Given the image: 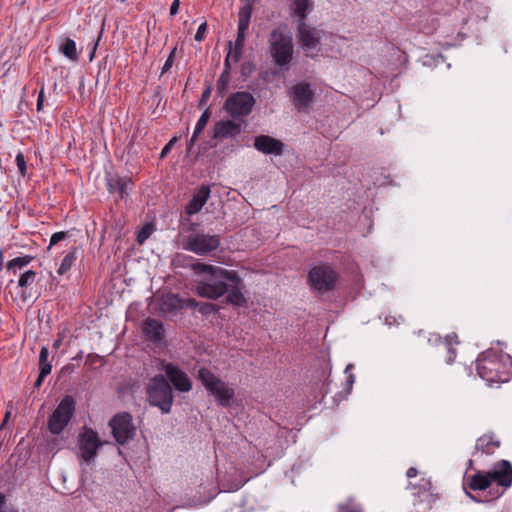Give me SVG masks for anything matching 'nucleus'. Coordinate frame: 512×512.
<instances>
[{
	"instance_id": "f257e3e1",
	"label": "nucleus",
	"mask_w": 512,
	"mask_h": 512,
	"mask_svg": "<svg viewBox=\"0 0 512 512\" xmlns=\"http://www.w3.org/2000/svg\"><path fill=\"white\" fill-rule=\"evenodd\" d=\"M192 270L202 278L195 283L196 293L207 299L217 300L225 296V302L243 306L246 299L243 295V281L234 270L196 262Z\"/></svg>"
},
{
	"instance_id": "f03ea898",
	"label": "nucleus",
	"mask_w": 512,
	"mask_h": 512,
	"mask_svg": "<svg viewBox=\"0 0 512 512\" xmlns=\"http://www.w3.org/2000/svg\"><path fill=\"white\" fill-rule=\"evenodd\" d=\"M476 370L479 377L490 387L507 383L512 378V357L500 349H487L478 355Z\"/></svg>"
},
{
	"instance_id": "7ed1b4c3",
	"label": "nucleus",
	"mask_w": 512,
	"mask_h": 512,
	"mask_svg": "<svg viewBox=\"0 0 512 512\" xmlns=\"http://www.w3.org/2000/svg\"><path fill=\"white\" fill-rule=\"evenodd\" d=\"M197 377L207 392L214 396L215 401L219 406L223 408L231 407L235 397V390L233 387L205 367L198 370Z\"/></svg>"
},
{
	"instance_id": "20e7f679",
	"label": "nucleus",
	"mask_w": 512,
	"mask_h": 512,
	"mask_svg": "<svg viewBox=\"0 0 512 512\" xmlns=\"http://www.w3.org/2000/svg\"><path fill=\"white\" fill-rule=\"evenodd\" d=\"M270 54L276 66L287 67L293 58V42L289 33L283 28L273 29L269 37Z\"/></svg>"
},
{
	"instance_id": "39448f33",
	"label": "nucleus",
	"mask_w": 512,
	"mask_h": 512,
	"mask_svg": "<svg viewBox=\"0 0 512 512\" xmlns=\"http://www.w3.org/2000/svg\"><path fill=\"white\" fill-rule=\"evenodd\" d=\"M146 393L151 406L158 407L164 414L171 411L174 400L172 388L162 374L155 375L150 379Z\"/></svg>"
},
{
	"instance_id": "423d86ee",
	"label": "nucleus",
	"mask_w": 512,
	"mask_h": 512,
	"mask_svg": "<svg viewBox=\"0 0 512 512\" xmlns=\"http://www.w3.org/2000/svg\"><path fill=\"white\" fill-rule=\"evenodd\" d=\"M339 280V273L334 267L326 262L313 266L307 275V284L310 288L320 294L333 291Z\"/></svg>"
},
{
	"instance_id": "0eeeda50",
	"label": "nucleus",
	"mask_w": 512,
	"mask_h": 512,
	"mask_svg": "<svg viewBox=\"0 0 512 512\" xmlns=\"http://www.w3.org/2000/svg\"><path fill=\"white\" fill-rule=\"evenodd\" d=\"M255 103L256 100L250 92L237 91L226 98L223 108L231 118L240 120L252 112Z\"/></svg>"
},
{
	"instance_id": "6e6552de",
	"label": "nucleus",
	"mask_w": 512,
	"mask_h": 512,
	"mask_svg": "<svg viewBox=\"0 0 512 512\" xmlns=\"http://www.w3.org/2000/svg\"><path fill=\"white\" fill-rule=\"evenodd\" d=\"M220 243V236L217 234L210 235L204 232H194L184 238L182 247L186 251L204 256L216 251Z\"/></svg>"
},
{
	"instance_id": "1a4fd4ad",
	"label": "nucleus",
	"mask_w": 512,
	"mask_h": 512,
	"mask_svg": "<svg viewBox=\"0 0 512 512\" xmlns=\"http://www.w3.org/2000/svg\"><path fill=\"white\" fill-rule=\"evenodd\" d=\"M76 402L70 395H66L56 409L50 415L47 423L48 430L54 434H60L70 422L75 412Z\"/></svg>"
},
{
	"instance_id": "9d476101",
	"label": "nucleus",
	"mask_w": 512,
	"mask_h": 512,
	"mask_svg": "<svg viewBox=\"0 0 512 512\" xmlns=\"http://www.w3.org/2000/svg\"><path fill=\"white\" fill-rule=\"evenodd\" d=\"M112 435L119 445H125L132 440L136 433L132 415L128 412L115 414L109 421Z\"/></svg>"
},
{
	"instance_id": "9b49d317",
	"label": "nucleus",
	"mask_w": 512,
	"mask_h": 512,
	"mask_svg": "<svg viewBox=\"0 0 512 512\" xmlns=\"http://www.w3.org/2000/svg\"><path fill=\"white\" fill-rule=\"evenodd\" d=\"M103 445L99 435L92 428L83 427L78 436L79 457L85 463L94 461L98 449Z\"/></svg>"
},
{
	"instance_id": "f8f14e48",
	"label": "nucleus",
	"mask_w": 512,
	"mask_h": 512,
	"mask_svg": "<svg viewBox=\"0 0 512 512\" xmlns=\"http://www.w3.org/2000/svg\"><path fill=\"white\" fill-rule=\"evenodd\" d=\"M485 472L491 485L495 482L498 486L503 487V491L498 493L495 498H499L512 485V464L508 460L495 462L492 469Z\"/></svg>"
},
{
	"instance_id": "ddd939ff",
	"label": "nucleus",
	"mask_w": 512,
	"mask_h": 512,
	"mask_svg": "<svg viewBox=\"0 0 512 512\" xmlns=\"http://www.w3.org/2000/svg\"><path fill=\"white\" fill-rule=\"evenodd\" d=\"M238 31L237 37L232 50V42H228L229 51H231V60L237 63L242 55V51L245 44V34L250 24V11L249 8H245L242 12H238Z\"/></svg>"
},
{
	"instance_id": "4468645a",
	"label": "nucleus",
	"mask_w": 512,
	"mask_h": 512,
	"mask_svg": "<svg viewBox=\"0 0 512 512\" xmlns=\"http://www.w3.org/2000/svg\"><path fill=\"white\" fill-rule=\"evenodd\" d=\"M198 301L194 298H183L175 293H164L160 297V309L165 313H176L184 308H196Z\"/></svg>"
},
{
	"instance_id": "2eb2a0df",
	"label": "nucleus",
	"mask_w": 512,
	"mask_h": 512,
	"mask_svg": "<svg viewBox=\"0 0 512 512\" xmlns=\"http://www.w3.org/2000/svg\"><path fill=\"white\" fill-rule=\"evenodd\" d=\"M237 119L220 120L214 124L212 139L222 141L234 139L241 134L244 127Z\"/></svg>"
},
{
	"instance_id": "dca6fc26",
	"label": "nucleus",
	"mask_w": 512,
	"mask_h": 512,
	"mask_svg": "<svg viewBox=\"0 0 512 512\" xmlns=\"http://www.w3.org/2000/svg\"><path fill=\"white\" fill-rule=\"evenodd\" d=\"M133 187L130 177L119 176L117 174L106 175V188L110 194L117 195V200H124L128 197L129 191Z\"/></svg>"
},
{
	"instance_id": "f3484780",
	"label": "nucleus",
	"mask_w": 512,
	"mask_h": 512,
	"mask_svg": "<svg viewBox=\"0 0 512 512\" xmlns=\"http://www.w3.org/2000/svg\"><path fill=\"white\" fill-rule=\"evenodd\" d=\"M290 96L294 107L299 112H302L307 110L312 103L314 92L312 91L310 84L300 82L291 88Z\"/></svg>"
},
{
	"instance_id": "a211bd4d",
	"label": "nucleus",
	"mask_w": 512,
	"mask_h": 512,
	"mask_svg": "<svg viewBox=\"0 0 512 512\" xmlns=\"http://www.w3.org/2000/svg\"><path fill=\"white\" fill-rule=\"evenodd\" d=\"M167 381L171 382L179 392H189L192 389V382L188 375L173 363H167L164 367Z\"/></svg>"
},
{
	"instance_id": "6ab92c4d",
	"label": "nucleus",
	"mask_w": 512,
	"mask_h": 512,
	"mask_svg": "<svg viewBox=\"0 0 512 512\" xmlns=\"http://www.w3.org/2000/svg\"><path fill=\"white\" fill-rule=\"evenodd\" d=\"M306 20L298 21V36L305 51L313 50L320 42V33L317 29L306 24Z\"/></svg>"
},
{
	"instance_id": "aec40b11",
	"label": "nucleus",
	"mask_w": 512,
	"mask_h": 512,
	"mask_svg": "<svg viewBox=\"0 0 512 512\" xmlns=\"http://www.w3.org/2000/svg\"><path fill=\"white\" fill-rule=\"evenodd\" d=\"M210 187L208 185H201L193 193L191 200L185 206V213L189 216L197 214L201 211L210 197Z\"/></svg>"
},
{
	"instance_id": "412c9836",
	"label": "nucleus",
	"mask_w": 512,
	"mask_h": 512,
	"mask_svg": "<svg viewBox=\"0 0 512 512\" xmlns=\"http://www.w3.org/2000/svg\"><path fill=\"white\" fill-rule=\"evenodd\" d=\"M254 147L264 154L281 155L284 144L271 136L259 135L254 138Z\"/></svg>"
},
{
	"instance_id": "4be33fe9",
	"label": "nucleus",
	"mask_w": 512,
	"mask_h": 512,
	"mask_svg": "<svg viewBox=\"0 0 512 512\" xmlns=\"http://www.w3.org/2000/svg\"><path fill=\"white\" fill-rule=\"evenodd\" d=\"M143 331L153 342H160L164 338L163 324L157 319L147 318L144 321Z\"/></svg>"
},
{
	"instance_id": "5701e85b",
	"label": "nucleus",
	"mask_w": 512,
	"mask_h": 512,
	"mask_svg": "<svg viewBox=\"0 0 512 512\" xmlns=\"http://www.w3.org/2000/svg\"><path fill=\"white\" fill-rule=\"evenodd\" d=\"M500 440L493 433L484 434L476 440L475 449L486 455H492L500 447Z\"/></svg>"
},
{
	"instance_id": "b1692460",
	"label": "nucleus",
	"mask_w": 512,
	"mask_h": 512,
	"mask_svg": "<svg viewBox=\"0 0 512 512\" xmlns=\"http://www.w3.org/2000/svg\"><path fill=\"white\" fill-rule=\"evenodd\" d=\"M491 486L485 471L477 470L464 483V487H468L473 491H484Z\"/></svg>"
},
{
	"instance_id": "393cba45",
	"label": "nucleus",
	"mask_w": 512,
	"mask_h": 512,
	"mask_svg": "<svg viewBox=\"0 0 512 512\" xmlns=\"http://www.w3.org/2000/svg\"><path fill=\"white\" fill-rule=\"evenodd\" d=\"M314 8L313 0H291L290 10L291 15H294L300 20H306L308 14Z\"/></svg>"
},
{
	"instance_id": "a878e982",
	"label": "nucleus",
	"mask_w": 512,
	"mask_h": 512,
	"mask_svg": "<svg viewBox=\"0 0 512 512\" xmlns=\"http://www.w3.org/2000/svg\"><path fill=\"white\" fill-rule=\"evenodd\" d=\"M211 116V111L209 108H206L203 113L201 114L200 118L198 119L197 123H196V126L194 128V131H193V134H192V137L190 138V140L188 141V149H191V147L195 144V142L197 141L199 135L203 132V130L205 129L208 121H209V118Z\"/></svg>"
},
{
	"instance_id": "bb28decb",
	"label": "nucleus",
	"mask_w": 512,
	"mask_h": 512,
	"mask_svg": "<svg viewBox=\"0 0 512 512\" xmlns=\"http://www.w3.org/2000/svg\"><path fill=\"white\" fill-rule=\"evenodd\" d=\"M231 56H232L231 51H228V54L224 60V70L222 71V73L220 74V76L217 80V89L220 93H223L227 89L228 84L231 80V76H230Z\"/></svg>"
},
{
	"instance_id": "cd10ccee",
	"label": "nucleus",
	"mask_w": 512,
	"mask_h": 512,
	"mask_svg": "<svg viewBox=\"0 0 512 512\" xmlns=\"http://www.w3.org/2000/svg\"><path fill=\"white\" fill-rule=\"evenodd\" d=\"M34 260V257L31 255H23L16 257L7 262L6 268L8 271L12 272L14 275L18 273L19 270H22L27 265H29Z\"/></svg>"
},
{
	"instance_id": "c85d7f7f",
	"label": "nucleus",
	"mask_w": 512,
	"mask_h": 512,
	"mask_svg": "<svg viewBox=\"0 0 512 512\" xmlns=\"http://www.w3.org/2000/svg\"><path fill=\"white\" fill-rule=\"evenodd\" d=\"M59 51L71 61H77L79 58L76 43L69 37H66L63 43L59 45Z\"/></svg>"
},
{
	"instance_id": "c756f323",
	"label": "nucleus",
	"mask_w": 512,
	"mask_h": 512,
	"mask_svg": "<svg viewBox=\"0 0 512 512\" xmlns=\"http://www.w3.org/2000/svg\"><path fill=\"white\" fill-rule=\"evenodd\" d=\"M37 273L34 270H27L22 273L18 279V287L22 289L21 297L26 299V289L29 288L36 280Z\"/></svg>"
},
{
	"instance_id": "7c9ffc66",
	"label": "nucleus",
	"mask_w": 512,
	"mask_h": 512,
	"mask_svg": "<svg viewBox=\"0 0 512 512\" xmlns=\"http://www.w3.org/2000/svg\"><path fill=\"white\" fill-rule=\"evenodd\" d=\"M76 259V248L72 247L70 251L62 259L61 264L57 270V273L59 275H64L65 273H67Z\"/></svg>"
},
{
	"instance_id": "2f4dec72",
	"label": "nucleus",
	"mask_w": 512,
	"mask_h": 512,
	"mask_svg": "<svg viewBox=\"0 0 512 512\" xmlns=\"http://www.w3.org/2000/svg\"><path fill=\"white\" fill-rule=\"evenodd\" d=\"M49 358V349L47 346H42L39 353V371L43 373L50 374L52 370V364L51 361L48 360Z\"/></svg>"
},
{
	"instance_id": "473e14b6",
	"label": "nucleus",
	"mask_w": 512,
	"mask_h": 512,
	"mask_svg": "<svg viewBox=\"0 0 512 512\" xmlns=\"http://www.w3.org/2000/svg\"><path fill=\"white\" fill-rule=\"evenodd\" d=\"M196 308H198V311L204 316H208L218 311L217 306L209 302H198Z\"/></svg>"
},
{
	"instance_id": "72a5a7b5",
	"label": "nucleus",
	"mask_w": 512,
	"mask_h": 512,
	"mask_svg": "<svg viewBox=\"0 0 512 512\" xmlns=\"http://www.w3.org/2000/svg\"><path fill=\"white\" fill-rule=\"evenodd\" d=\"M409 487L417 489L418 493L427 492L432 488V483L429 479L421 478L418 483L409 482Z\"/></svg>"
},
{
	"instance_id": "f704fd0d",
	"label": "nucleus",
	"mask_w": 512,
	"mask_h": 512,
	"mask_svg": "<svg viewBox=\"0 0 512 512\" xmlns=\"http://www.w3.org/2000/svg\"><path fill=\"white\" fill-rule=\"evenodd\" d=\"M15 161L20 175L24 177L27 173V165L25 156L21 151L17 153Z\"/></svg>"
},
{
	"instance_id": "c9c22d12",
	"label": "nucleus",
	"mask_w": 512,
	"mask_h": 512,
	"mask_svg": "<svg viewBox=\"0 0 512 512\" xmlns=\"http://www.w3.org/2000/svg\"><path fill=\"white\" fill-rule=\"evenodd\" d=\"M67 237H68V233L65 231H59V232L52 234V236L50 238L49 248L51 246L57 244L58 242L66 239Z\"/></svg>"
},
{
	"instance_id": "e433bc0d",
	"label": "nucleus",
	"mask_w": 512,
	"mask_h": 512,
	"mask_svg": "<svg viewBox=\"0 0 512 512\" xmlns=\"http://www.w3.org/2000/svg\"><path fill=\"white\" fill-rule=\"evenodd\" d=\"M151 231L152 229L149 224L144 226L137 235V242L142 244L150 236Z\"/></svg>"
},
{
	"instance_id": "4c0bfd02",
	"label": "nucleus",
	"mask_w": 512,
	"mask_h": 512,
	"mask_svg": "<svg viewBox=\"0 0 512 512\" xmlns=\"http://www.w3.org/2000/svg\"><path fill=\"white\" fill-rule=\"evenodd\" d=\"M206 32H207V23L203 22L202 24L199 25L197 32L194 36L195 41L202 42L205 38Z\"/></svg>"
},
{
	"instance_id": "58836bf2",
	"label": "nucleus",
	"mask_w": 512,
	"mask_h": 512,
	"mask_svg": "<svg viewBox=\"0 0 512 512\" xmlns=\"http://www.w3.org/2000/svg\"><path fill=\"white\" fill-rule=\"evenodd\" d=\"M175 52H176V48H174V49L170 52L169 56L167 57V59H166V61H165L164 65H163V67H162V72H161L162 74H164V73L168 72V71H169V69L172 67L173 62H174Z\"/></svg>"
},
{
	"instance_id": "ea45409f",
	"label": "nucleus",
	"mask_w": 512,
	"mask_h": 512,
	"mask_svg": "<svg viewBox=\"0 0 512 512\" xmlns=\"http://www.w3.org/2000/svg\"><path fill=\"white\" fill-rule=\"evenodd\" d=\"M177 142V137H173L169 140V142L162 148L160 157L165 158L171 151L174 144Z\"/></svg>"
},
{
	"instance_id": "a19ab883",
	"label": "nucleus",
	"mask_w": 512,
	"mask_h": 512,
	"mask_svg": "<svg viewBox=\"0 0 512 512\" xmlns=\"http://www.w3.org/2000/svg\"><path fill=\"white\" fill-rule=\"evenodd\" d=\"M44 101H45V93H44V87H42L41 90L39 91L38 98H37V104H36V109L38 112L42 111L43 106H44Z\"/></svg>"
},
{
	"instance_id": "79ce46f5",
	"label": "nucleus",
	"mask_w": 512,
	"mask_h": 512,
	"mask_svg": "<svg viewBox=\"0 0 512 512\" xmlns=\"http://www.w3.org/2000/svg\"><path fill=\"white\" fill-rule=\"evenodd\" d=\"M448 351V357L446 359L447 364H452L456 358V349L451 345H446Z\"/></svg>"
},
{
	"instance_id": "37998d69",
	"label": "nucleus",
	"mask_w": 512,
	"mask_h": 512,
	"mask_svg": "<svg viewBox=\"0 0 512 512\" xmlns=\"http://www.w3.org/2000/svg\"><path fill=\"white\" fill-rule=\"evenodd\" d=\"M458 343H459V341H458V336L456 333H450L445 338V345L453 346V344H458Z\"/></svg>"
},
{
	"instance_id": "c03bdc74",
	"label": "nucleus",
	"mask_w": 512,
	"mask_h": 512,
	"mask_svg": "<svg viewBox=\"0 0 512 512\" xmlns=\"http://www.w3.org/2000/svg\"><path fill=\"white\" fill-rule=\"evenodd\" d=\"M179 7H180V0H173V2L171 3V6H170V15L175 16L179 11Z\"/></svg>"
},
{
	"instance_id": "a18cd8bd",
	"label": "nucleus",
	"mask_w": 512,
	"mask_h": 512,
	"mask_svg": "<svg viewBox=\"0 0 512 512\" xmlns=\"http://www.w3.org/2000/svg\"><path fill=\"white\" fill-rule=\"evenodd\" d=\"M48 375H49V374H47V373H43V372L39 371V375H38V377H37V379H36V381H35V383H34V386H35L36 388H39V387L42 385V383H43L44 379H45Z\"/></svg>"
},
{
	"instance_id": "49530a36",
	"label": "nucleus",
	"mask_w": 512,
	"mask_h": 512,
	"mask_svg": "<svg viewBox=\"0 0 512 512\" xmlns=\"http://www.w3.org/2000/svg\"><path fill=\"white\" fill-rule=\"evenodd\" d=\"M254 2H255V0H245V4L240 7L239 12H242V10H244L245 8L248 7L249 11H250V16H251Z\"/></svg>"
},
{
	"instance_id": "de8ad7c7",
	"label": "nucleus",
	"mask_w": 512,
	"mask_h": 512,
	"mask_svg": "<svg viewBox=\"0 0 512 512\" xmlns=\"http://www.w3.org/2000/svg\"><path fill=\"white\" fill-rule=\"evenodd\" d=\"M210 95H211V87H208L202 93L200 104L205 103L209 99Z\"/></svg>"
},
{
	"instance_id": "09e8293b",
	"label": "nucleus",
	"mask_w": 512,
	"mask_h": 512,
	"mask_svg": "<svg viewBox=\"0 0 512 512\" xmlns=\"http://www.w3.org/2000/svg\"><path fill=\"white\" fill-rule=\"evenodd\" d=\"M339 512H360L357 508L349 505L340 506Z\"/></svg>"
},
{
	"instance_id": "8fccbe9b",
	"label": "nucleus",
	"mask_w": 512,
	"mask_h": 512,
	"mask_svg": "<svg viewBox=\"0 0 512 512\" xmlns=\"http://www.w3.org/2000/svg\"><path fill=\"white\" fill-rule=\"evenodd\" d=\"M417 474H418V471H417V469H416V468H414V467H410V468L407 470V472H406V475H407V477H408L409 479H411V478H415V477L417 476Z\"/></svg>"
},
{
	"instance_id": "3c124183",
	"label": "nucleus",
	"mask_w": 512,
	"mask_h": 512,
	"mask_svg": "<svg viewBox=\"0 0 512 512\" xmlns=\"http://www.w3.org/2000/svg\"><path fill=\"white\" fill-rule=\"evenodd\" d=\"M62 341H63L62 335H58V338L56 340H54V342L52 344L53 349H55V350L59 349L62 344Z\"/></svg>"
},
{
	"instance_id": "603ef678",
	"label": "nucleus",
	"mask_w": 512,
	"mask_h": 512,
	"mask_svg": "<svg viewBox=\"0 0 512 512\" xmlns=\"http://www.w3.org/2000/svg\"><path fill=\"white\" fill-rule=\"evenodd\" d=\"M101 358L99 355H88L87 361L90 365H94L97 361H99Z\"/></svg>"
},
{
	"instance_id": "864d4df0",
	"label": "nucleus",
	"mask_w": 512,
	"mask_h": 512,
	"mask_svg": "<svg viewBox=\"0 0 512 512\" xmlns=\"http://www.w3.org/2000/svg\"><path fill=\"white\" fill-rule=\"evenodd\" d=\"M248 68H249V70H251V69H252V64L247 63V64H244V65L242 66V74H243V75L245 74V71H248Z\"/></svg>"
},
{
	"instance_id": "5fc2aeb1",
	"label": "nucleus",
	"mask_w": 512,
	"mask_h": 512,
	"mask_svg": "<svg viewBox=\"0 0 512 512\" xmlns=\"http://www.w3.org/2000/svg\"><path fill=\"white\" fill-rule=\"evenodd\" d=\"M248 68H249V70H251V69H252V64L247 63V64H244V65L242 66V74H243V75L245 74V71H248Z\"/></svg>"
},
{
	"instance_id": "6e6d98bb",
	"label": "nucleus",
	"mask_w": 512,
	"mask_h": 512,
	"mask_svg": "<svg viewBox=\"0 0 512 512\" xmlns=\"http://www.w3.org/2000/svg\"><path fill=\"white\" fill-rule=\"evenodd\" d=\"M82 357H83V352H82V351H79V352H78V353H77V354L72 358V360H73V361H79V360H81V359H82Z\"/></svg>"
},
{
	"instance_id": "4d7b16f0",
	"label": "nucleus",
	"mask_w": 512,
	"mask_h": 512,
	"mask_svg": "<svg viewBox=\"0 0 512 512\" xmlns=\"http://www.w3.org/2000/svg\"><path fill=\"white\" fill-rule=\"evenodd\" d=\"M4 502H5V497L3 494L0 493V512H3L2 507L4 505ZM13 512H17V511H13Z\"/></svg>"
},
{
	"instance_id": "13d9d810",
	"label": "nucleus",
	"mask_w": 512,
	"mask_h": 512,
	"mask_svg": "<svg viewBox=\"0 0 512 512\" xmlns=\"http://www.w3.org/2000/svg\"><path fill=\"white\" fill-rule=\"evenodd\" d=\"M353 382H354V375H353V374H349V376H348V383H349L350 385H352V384H353Z\"/></svg>"
},
{
	"instance_id": "bf43d9fd",
	"label": "nucleus",
	"mask_w": 512,
	"mask_h": 512,
	"mask_svg": "<svg viewBox=\"0 0 512 512\" xmlns=\"http://www.w3.org/2000/svg\"><path fill=\"white\" fill-rule=\"evenodd\" d=\"M3 259H4L3 251H2V250H0V268L2 267Z\"/></svg>"
},
{
	"instance_id": "052dcab7",
	"label": "nucleus",
	"mask_w": 512,
	"mask_h": 512,
	"mask_svg": "<svg viewBox=\"0 0 512 512\" xmlns=\"http://www.w3.org/2000/svg\"><path fill=\"white\" fill-rule=\"evenodd\" d=\"M96 46H97V44L94 46L93 51L90 54V60H92L95 55Z\"/></svg>"
},
{
	"instance_id": "680f3d73",
	"label": "nucleus",
	"mask_w": 512,
	"mask_h": 512,
	"mask_svg": "<svg viewBox=\"0 0 512 512\" xmlns=\"http://www.w3.org/2000/svg\"><path fill=\"white\" fill-rule=\"evenodd\" d=\"M351 368H353V365L352 364H348L346 369H345V372L348 373Z\"/></svg>"
},
{
	"instance_id": "e2e57ef3",
	"label": "nucleus",
	"mask_w": 512,
	"mask_h": 512,
	"mask_svg": "<svg viewBox=\"0 0 512 512\" xmlns=\"http://www.w3.org/2000/svg\"><path fill=\"white\" fill-rule=\"evenodd\" d=\"M9 416H10V413H9V412H7V413H6V415H5V417H4L3 424L7 421V419L9 418Z\"/></svg>"
},
{
	"instance_id": "0e129e2a",
	"label": "nucleus",
	"mask_w": 512,
	"mask_h": 512,
	"mask_svg": "<svg viewBox=\"0 0 512 512\" xmlns=\"http://www.w3.org/2000/svg\"><path fill=\"white\" fill-rule=\"evenodd\" d=\"M468 495L470 496V498H472L474 501H478L472 494L468 493Z\"/></svg>"
},
{
	"instance_id": "69168bd1",
	"label": "nucleus",
	"mask_w": 512,
	"mask_h": 512,
	"mask_svg": "<svg viewBox=\"0 0 512 512\" xmlns=\"http://www.w3.org/2000/svg\"><path fill=\"white\" fill-rule=\"evenodd\" d=\"M472 464H473V461L469 460V466H472Z\"/></svg>"
},
{
	"instance_id": "338daca9",
	"label": "nucleus",
	"mask_w": 512,
	"mask_h": 512,
	"mask_svg": "<svg viewBox=\"0 0 512 512\" xmlns=\"http://www.w3.org/2000/svg\"><path fill=\"white\" fill-rule=\"evenodd\" d=\"M122 2H125L126 0H121Z\"/></svg>"
}]
</instances>
